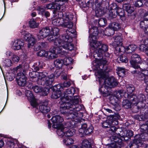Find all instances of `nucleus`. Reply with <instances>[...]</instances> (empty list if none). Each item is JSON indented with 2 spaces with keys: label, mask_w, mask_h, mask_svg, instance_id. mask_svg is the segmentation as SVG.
<instances>
[{
  "label": "nucleus",
  "mask_w": 148,
  "mask_h": 148,
  "mask_svg": "<svg viewBox=\"0 0 148 148\" xmlns=\"http://www.w3.org/2000/svg\"><path fill=\"white\" fill-rule=\"evenodd\" d=\"M54 36H50L48 38L49 41L53 43L55 45L52 49V52L56 55L61 54L63 55L66 54V52L62 49L63 48L65 49L72 50L74 49V45L71 43L72 38L68 35L60 36L56 39Z\"/></svg>",
  "instance_id": "f257e3e1"
},
{
  "label": "nucleus",
  "mask_w": 148,
  "mask_h": 148,
  "mask_svg": "<svg viewBox=\"0 0 148 148\" xmlns=\"http://www.w3.org/2000/svg\"><path fill=\"white\" fill-rule=\"evenodd\" d=\"M107 74V72L105 71L104 69L96 71L95 73L96 77L99 79V81L100 84H101L100 79H104V84L102 86L100 89L103 96L105 97L111 95V88L118 85L117 82L114 77H111L106 78Z\"/></svg>",
  "instance_id": "f03ea898"
},
{
  "label": "nucleus",
  "mask_w": 148,
  "mask_h": 148,
  "mask_svg": "<svg viewBox=\"0 0 148 148\" xmlns=\"http://www.w3.org/2000/svg\"><path fill=\"white\" fill-rule=\"evenodd\" d=\"M79 97H76L73 101L61 105L60 110L63 114H66L68 119H74L78 116V112L82 109V106L79 104Z\"/></svg>",
  "instance_id": "7ed1b4c3"
},
{
  "label": "nucleus",
  "mask_w": 148,
  "mask_h": 148,
  "mask_svg": "<svg viewBox=\"0 0 148 148\" xmlns=\"http://www.w3.org/2000/svg\"><path fill=\"white\" fill-rule=\"evenodd\" d=\"M48 73L46 71L40 72L39 75L41 77L38 82V84L43 86H50L52 85L55 79L53 73L48 75Z\"/></svg>",
  "instance_id": "20e7f679"
},
{
  "label": "nucleus",
  "mask_w": 148,
  "mask_h": 148,
  "mask_svg": "<svg viewBox=\"0 0 148 148\" xmlns=\"http://www.w3.org/2000/svg\"><path fill=\"white\" fill-rule=\"evenodd\" d=\"M103 0H89L86 3V6L92 8L95 11L97 16H101L104 14L101 4Z\"/></svg>",
  "instance_id": "39448f33"
},
{
  "label": "nucleus",
  "mask_w": 148,
  "mask_h": 148,
  "mask_svg": "<svg viewBox=\"0 0 148 148\" xmlns=\"http://www.w3.org/2000/svg\"><path fill=\"white\" fill-rule=\"evenodd\" d=\"M75 89L73 87H71L66 89L64 92L63 97L60 98L61 100L60 103L61 105H64L66 103L73 101L75 97H78V96H75L73 98L71 99L72 97L75 93Z\"/></svg>",
  "instance_id": "423d86ee"
},
{
  "label": "nucleus",
  "mask_w": 148,
  "mask_h": 148,
  "mask_svg": "<svg viewBox=\"0 0 148 148\" xmlns=\"http://www.w3.org/2000/svg\"><path fill=\"white\" fill-rule=\"evenodd\" d=\"M14 71L17 73L16 79L18 84L21 86H24L26 83V78L22 72L23 70L21 68V66H17L14 69Z\"/></svg>",
  "instance_id": "0eeeda50"
},
{
  "label": "nucleus",
  "mask_w": 148,
  "mask_h": 148,
  "mask_svg": "<svg viewBox=\"0 0 148 148\" xmlns=\"http://www.w3.org/2000/svg\"><path fill=\"white\" fill-rule=\"evenodd\" d=\"M60 14L62 15V18L64 22L63 25L64 27H72L73 25L71 21L73 18V14L71 13L65 12H60Z\"/></svg>",
  "instance_id": "6e6552de"
},
{
  "label": "nucleus",
  "mask_w": 148,
  "mask_h": 148,
  "mask_svg": "<svg viewBox=\"0 0 148 148\" xmlns=\"http://www.w3.org/2000/svg\"><path fill=\"white\" fill-rule=\"evenodd\" d=\"M21 37L27 42V47L28 48L32 47L36 42V39L31 34L24 30H22L20 32Z\"/></svg>",
  "instance_id": "1a4fd4ad"
},
{
  "label": "nucleus",
  "mask_w": 148,
  "mask_h": 148,
  "mask_svg": "<svg viewBox=\"0 0 148 148\" xmlns=\"http://www.w3.org/2000/svg\"><path fill=\"white\" fill-rule=\"evenodd\" d=\"M130 62L132 66L135 69H138L140 68L139 64H143L142 60L140 56L137 54L134 53L131 56Z\"/></svg>",
  "instance_id": "9d476101"
},
{
  "label": "nucleus",
  "mask_w": 148,
  "mask_h": 148,
  "mask_svg": "<svg viewBox=\"0 0 148 148\" xmlns=\"http://www.w3.org/2000/svg\"><path fill=\"white\" fill-rule=\"evenodd\" d=\"M130 100L132 101L133 104H137L140 102L141 105V103H143L142 102L145 101V97L143 94H139L137 96L132 95L130 97Z\"/></svg>",
  "instance_id": "9b49d317"
},
{
  "label": "nucleus",
  "mask_w": 148,
  "mask_h": 148,
  "mask_svg": "<svg viewBox=\"0 0 148 148\" xmlns=\"http://www.w3.org/2000/svg\"><path fill=\"white\" fill-rule=\"evenodd\" d=\"M51 30L49 27H46L40 30L37 34V38L38 40L42 39L50 35Z\"/></svg>",
  "instance_id": "f8f14e48"
},
{
  "label": "nucleus",
  "mask_w": 148,
  "mask_h": 148,
  "mask_svg": "<svg viewBox=\"0 0 148 148\" xmlns=\"http://www.w3.org/2000/svg\"><path fill=\"white\" fill-rule=\"evenodd\" d=\"M108 50V46L105 44H102L100 48L98 50H95L93 53V57L95 59L97 58L98 57H101L103 55L105 52Z\"/></svg>",
  "instance_id": "ddd939ff"
},
{
  "label": "nucleus",
  "mask_w": 148,
  "mask_h": 148,
  "mask_svg": "<svg viewBox=\"0 0 148 148\" xmlns=\"http://www.w3.org/2000/svg\"><path fill=\"white\" fill-rule=\"evenodd\" d=\"M51 120L53 123L52 127L53 128H58L63 125L62 124V123L64 121L63 119L60 115L53 116L51 119Z\"/></svg>",
  "instance_id": "4468645a"
},
{
  "label": "nucleus",
  "mask_w": 148,
  "mask_h": 148,
  "mask_svg": "<svg viewBox=\"0 0 148 148\" xmlns=\"http://www.w3.org/2000/svg\"><path fill=\"white\" fill-rule=\"evenodd\" d=\"M140 131L142 132L139 135L143 141L148 140V125H142L140 129Z\"/></svg>",
  "instance_id": "2eb2a0df"
},
{
  "label": "nucleus",
  "mask_w": 148,
  "mask_h": 148,
  "mask_svg": "<svg viewBox=\"0 0 148 148\" xmlns=\"http://www.w3.org/2000/svg\"><path fill=\"white\" fill-rule=\"evenodd\" d=\"M74 123L73 121H72L70 122H68L64 125V136L66 137H70L73 136L75 134V130L74 129L71 128V127L70 125L67 126V125H68L69 124H70L71 123Z\"/></svg>",
  "instance_id": "dca6fc26"
},
{
  "label": "nucleus",
  "mask_w": 148,
  "mask_h": 148,
  "mask_svg": "<svg viewBox=\"0 0 148 148\" xmlns=\"http://www.w3.org/2000/svg\"><path fill=\"white\" fill-rule=\"evenodd\" d=\"M25 95L28 100L30 101L31 106L33 107H36L38 104L32 92L31 91L27 90L25 91Z\"/></svg>",
  "instance_id": "f3484780"
},
{
  "label": "nucleus",
  "mask_w": 148,
  "mask_h": 148,
  "mask_svg": "<svg viewBox=\"0 0 148 148\" xmlns=\"http://www.w3.org/2000/svg\"><path fill=\"white\" fill-rule=\"evenodd\" d=\"M24 44L23 40L19 39L15 40L12 45L13 49L15 50H19L23 47Z\"/></svg>",
  "instance_id": "a211bd4d"
},
{
  "label": "nucleus",
  "mask_w": 148,
  "mask_h": 148,
  "mask_svg": "<svg viewBox=\"0 0 148 148\" xmlns=\"http://www.w3.org/2000/svg\"><path fill=\"white\" fill-rule=\"evenodd\" d=\"M98 28L96 27L93 26L90 29L89 32L90 34L89 38L93 39V38L96 39L97 36L99 33Z\"/></svg>",
  "instance_id": "6ab92c4d"
},
{
  "label": "nucleus",
  "mask_w": 148,
  "mask_h": 148,
  "mask_svg": "<svg viewBox=\"0 0 148 148\" xmlns=\"http://www.w3.org/2000/svg\"><path fill=\"white\" fill-rule=\"evenodd\" d=\"M48 103L47 101H45L41 103L39 106V109L40 111L43 113H47L49 112L50 109L48 106Z\"/></svg>",
  "instance_id": "aec40b11"
},
{
  "label": "nucleus",
  "mask_w": 148,
  "mask_h": 148,
  "mask_svg": "<svg viewBox=\"0 0 148 148\" xmlns=\"http://www.w3.org/2000/svg\"><path fill=\"white\" fill-rule=\"evenodd\" d=\"M90 44L92 49L98 50H99V48H100L102 44L101 41H96L92 39V41L90 42Z\"/></svg>",
  "instance_id": "412c9836"
},
{
  "label": "nucleus",
  "mask_w": 148,
  "mask_h": 148,
  "mask_svg": "<svg viewBox=\"0 0 148 148\" xmlns=\"http://www.w3.org/2000/svg\"><path fill=\"white\" fill-rule=\"evenodd\" d=\"M126 51L125 48L122 45H117L114 50V53L116 56H121Z\"/></svg>",
  "instance_id": "4be33fe9"
},
{
  "label": "nucleus",
  "mask_w": 148,
  "mask_h": 148,
  "mask_svg": "<svg viewBox=\"0 0 148 148\" xmlns=\"http://www.w3.org/2000/svg\"><path fill=\"white\" fill-rule=\"evenodd\" d=\"M114 42L116 45H122L123 40L122 34L119 33H117L114 37Z\"/></svg>",
  "instance_id": "5701e85b"
},
{
  "label": "nucleus",
  "mask_w": 148,
  "mask_h": 148,
  "mask_svg": "<svg viewBox=\"0 0 148 148\" xmlns=\"http://www.w3.org/2000/svg\"><path fill=\"white\" fill-rule=\"evenodd\" d=\"M61 7V5L58 3H52L46 5V8L48 9H54L55 10H59Z\"/></svg>",
  "instance_id": "b1692460"
},
{
  "label": "nucleus",
  "mask_w": 148,
  "mask_h": 148,
  "mask_svg": "<svg viewBox=\"0 0 148 148\" xmlns=\"http://www.w3.org/2000/svg\"><path fill=\"white\" fill-rule=\"evenodd\" d=\"M106 54L107 55L108 57L103 56V55L100 57H97V58L96 59L100 60V64H103V65H101L100 66H101L102 67V66L103 67L104 66V65H105L107 62V59H108V57H109V55L108 53H106Z\"/></svg>",
  "instance_id": "393cba45"
},
{
  "label": "nucleus",
  "mask_w": 148,
  "mask_h": 148,
  "mask_svg": "<svg viewBox=\"0 0 148 148\" xmlns=\"http://www.w3.org/2000/svg\"><path fill=\"white\" fill-rule=\"evenodd\" d=\"M52 23L53 25L56 26H61L64 27V22L62 18H58L53 20Z\"/></svg>",
  "instance_id": "a878e982"
},
{
  "label": "nucleus",
  "mask_w": 148,
  "mask_h": 148,
  "mask_svg": "<svg viewBox=\"0 0 148 148\" xmlns=\"http://www.w3.org/2000/svg\"><path fill=\"white\" fill-rule=\"evenodd\" d=\"M126 91L128 94V98L130 99V97L131 95V94L135 90V88L134 86L131 84H127L125 86Z\"/></svg>",
  "instance_id": "bb28decb"
},
{
  "label": "nucleus",
  "mask_w": 148,
  "mask_h": 148,
  "mask_svg": "<svg viewBox=\"0 0 148 148\" xmlns=\"http://www.w3.org/2000/svg\"><path fill=\"white\" fill-rule=\"evenodd\" d=\"M59 30L58 28L55 27L52 28H51V31L50 35L48 37L50 36H54L56 38V39H54V40H55V39H56V38L58 37L57 38L56 37L59 34Z\"/></svg>",
  "instance_id": "cd10ccee"
},
{
  "label": "nucleus",
  "mask_w": 148,
  "mask_h": 148,
  "mask_svg": "<svg viewBox=\"0 0 148 148\" xmlns=\"http://www.w3.org/2000/svg\"><path fill=\"white\" fill-rule=\"evenodd\" d=\"M133 141L139 147L141 146L143 144V141L140 138L139 134H137L134 136V139Z\"/></svg>",
  "instance_id": "c85d7f7f"
},
{
  "label": "nucleus",
  "mask_w": 148,
  "mask_h": 148,
  "mask_svg": "<svg viewBox=\"0 0 148 148\" xmlns=\"http://www.w3.org/2000/svg\"><path fill=\"white\" fill-rule=\"evenodd\" d=\"M148 67V65L146 64L145 65L144 64H143L141 65V66H140V68H139L140 69V70L143 72L142 73L145 76H146V77H147V78L148 79V70L147 69Z\"/></svg>",
  "instance_id": "c756f323"
},
{
  "label": "nucleus",
  "mask_w": 148,
  "mask_h": 148,
  "mask_svg": "<svg viewBox=\"0 0 148 148\" xmlns=\"http://www.w3.org/2000/svg\"><path fill=\"white\" fill-rule=\"evenodd\" d=\"M54 64L56 68H62V67L64 65L63 59L61 58L56 59L54 61Z\"/></svg>",
  "instance_id": "7c9ffc66"
},
{
  "label": "nucleus",
  "mask_w": 148,
  "mask_h": 148,
  "mask_svg": "<svg viewBox=\"0 0 148 148\" xmlns=\"http://www.w3.org/2000/svg\"><path fill=\"white\" fill-rule=\"evenodd\" d=\"M87 125L86 123L83 124L79 130V135L81 137H84L85 135V130L87 127Z\"/></svg>",
  "instance_id": "2f4dec72"
},
{
  "label": "nucleus",
  "mask_w": 148,
  "mask_h": 148,
  "mask_svg": "<svg viewBox=\"0 0 148 148\" xmlns=\"http://www.w3.org/2000/svg\"><path fill=\"white\" fill-rule=\"evenodd\" d=\"M133 105H134V106L133 108V111L134 113L137 112L140 110H144L143 109L145 105V103H141V106H137V104H136Z\"/></svg>",
  "instance_id": "473e14b6"
},
{
  "label": "nucleus",
  "mask_w": 148,
  "mask_h": 148,
  "mask_svg": "<svg viewBox=\"0 0 148 148\" xmlns=\"http://www.w3.org/2000/svg\"><path fill=\"white\" fill-rule=\"evenodd\" d=\"M44 65L43 62L39 61L36 63L33 66V67L35 71L39 70L40 69L42 68L43 66Z\"/></svg>",
  "instance_id": "72a5a7b5"
},
{
  "label": "nucleus",
  "mask_w": 148,
  "mask_h": 148,
  "mask_svg": "<svg viewBox=\"0 0 148 148\" xmlns=\"http://www.w3.org/2000/svg\"><path fill=\"white\" fill-rule=\"evenodd\" d=\"M64 125L61 126L60 127L56 128L57 129L56 132L58 136L62 137L64 135L65 130H64Z\"/></svg>",
  "instance_id": "f704fd0d"
},
{
  "label": "nucleus",
  "mask_w": 148,
  "mask_h": 148,
  "mask_svg": "<svg viewBox=\"0 0 148 148\" xmlns=\"http://www.w3.org/2000/svg\"><path fill=\"white\" fill-rule=\"evenodd\" d=\"M82 148H92L90 143L87 140H84L82 143Z\"/></svg>",
  "instance_id": "c9c22d12"
},
{
  "label": "nucleus",
  "mask_w": 148,
  "mask_h": 148,
  "mask_svg": "<svg viewBox=\"0 0 148 148\" xmlns=\"http://www.w3.org/2000/svg\"><path fill=\"white\" fill-rule=\"evenodd\" d=\"M47 55L46 58L49 60L53 59L58 57L57 55L53 52L52 50L50 51H47Z\"/></svg>",
  "instance_id": "e433bc0d"
},
{
  "label": "nucleus",
  "mask_w": 148,
  "mask_h": 148,
  "mask_svg": "<svg viewBox=\"0 0 148 148\" xmlns=\"http://www.w3.org/2000/svg\"><path fill=\"white\" fill-rule=\"evenodd\" d=\"M109 27L112 28L114 31L119 30L121 27L119 23L116 22H113L110 24L109 25Z\"/></svg>",
  "instance_id": "4c0bfd02"
},
{
  "label": "nucleus",
  "mask_w": 148,
  "mask_h": 148,
  "mask_svg": "<svg viewBox=\"0 0 148 148\" xmlns=\"http://www.w3.org/2000/svg\"><path fill=\"white\" fill-rule=\"evenodd\" d=\"M132 104L133 103L132 101L127 99L124 100L122 102V106L123 107L126 109H128L131 108Z\"/></svg>",
  "instance_id": "58836bf2"
},
{
  "label": "nucleus",
  "mask_w": 148,
  "mask_h": 148,
  "mask_svg": "<svg viewBox=\"0 0 148 148\" xmlns=\"http://www.w3.org/2000/svg\"><path fill=\"white\" fill-rule=\"evenodd\" d=\"M108 14V18L110 20L115 18L116 16L115 13V9H112L109 11Z\"/></svg>",
  "instance_id": "ea45409f"
},
{
  "label": "nucleus",
  "mask_w": 148,
  "mask_h": 148,
  "mask_svg": "<svg viewBox=\"0 0 148 148\" xmlns=\"http://www.w3.org/2000/svg\"><path fill=\"white\" fill-rule=\"evenodd\" d=\"M62 95V92L60 91H56L53 90V92L51 96L52 99H57L61 97Z\"/></svg>",
  "instance_id": "a19ab883"
},
{
  "label": "nucleus",
  "mask_w": 148,
  "mask_h": 148,
  "mask_svg": "<svg viewBox=\"0 0 148 148\" xmlns=\"http://www.w3.org/2000/svg\"><path fill=\"white\" fill-rule=\"evenodd\" d=\"M118 140H116V139L114 138V142H115L114 145L115 148H121L123 146V144L121 139L118 138H117Z\"/></svg>",
  "instance_id": "79ce46f5"
},
{
  "label": "nucleus",
  "mask_w": 148,
  "mask_h": 148,
  "mask_svg": "<svg viewBox=\"0 0 148 148\" xmlns=\"http://www.w3.org/2000/svg\"><path fill=\"white\" fill-rule=\"evenodd\" d=\"M137 46L134 44H131L128 46L126 48V51H128V53H132L137 48Z\"/></svg>",
  "instance_id": "37998d69"
},
{
  "label": "nucleus",
  "mask_w": 148,
  "mask_h": 148,
  "mask_svg": "<svg viewBox=\"0 0 148 148\" xmlns=\"http://www.w3.org/2000/svg\"><path fill=\"white\" fill-rule=\"evenodd\" d=\"M114 30L109 26L108 28H106L105 30V33L106 35L108 36L113 35L114 33Z\"/></svg>",
  "instance_id": "c03bdc74"
},
{
  "label": "nucleus",
  "mask_w": 148,
  "mask_h": 148,
  "mask_svg": "<svg viewBox=\"0 0 148 148\" xmlns=\"http://www.w3.org/2000/svg\"><path fill=\"white\" fill-rule=\"evenodd\" d=\"M121 133L123 134L124 136H127L129 137H131L133 135V132L130 130H126L124 131L121 132Z\"/></svg>",
  "instance_id": "a18cd8bd"
},
{
  "label": "nucleus",
  "mask_w": 148,
  "mask_h": 148,
  "mask_svg": "<svg viewBox=\"0 0 148 148\" xmlns=\"http://www.w3.org/2000/svg\"><path fill=\"white\" fill-rule=\"evenodd\" d=\"M107 24V20L105 18H100L98 20V25L100 27H104Z\"/></svg>",
  "instance_id": "49530a36"
},
{
  "label": "nucleus",
  "mask_w": 148,
  "mask_h": 148,
  "mask_svg": "<svg viewBox=\"0 0 148 148\" xmlns=\"http://www.w3.org/2000/svg\"><path fill=\"white\" fill-rule=\"evenodd\" d=\"M29 25L30 27L34 28L37 27L38 24L37 23L34 19H30L29 22Z\"/></svg>",
  "instance_id": "de8ad7c7"
},
{
  "label": "nucleus",
  "mask_w": 148,
  "mask_h": 148,
  "mask_svg": "<svg viewBox=\"0 0 148 148\" xmlns=\"http://www.w3.org/2000/svg\"><path fill=\"white\" fill-rule=\"evenodd\" d=\"M63 143L66 145H69L74 143V140L71 138H66L63 140Z\"/></svg>",
  "instance_id": "09e8293b"
},
{
  "label": "nucleus",
  "mask_w": 148,
  "mask_h": 148,
  "mask_svg": "<svg viewBox=\"0 0 148 148\" xmlns=\"http://www.w3.org/2000/svg\"><path fill=\"white\" fill-rule=\"evenodd\" d=\"M140 25V27L145 30L148 26V21L144 19L143 21H141Z\"/></svg>",
  "instance_id": "8fccbe9b"
},
{
  "label": "nucleus",
  "mask_w": 148,
  "mask_h": 148,
  "mask_svg": "<svg viewBox=\"0 0 148 148\" xmlns=\"http://www.w3.org/2000/svg\"><path fill=\"white\" fill-rule=\"evenodd\" d=\"M72 59L70 57L64 58L63 59V65H69L72 63Z\"/></svg>",
  "instance_id": "3c124183"
},
{
  "label": "nucleus",
  "mask_w": 148,
  "mask_h": 148,
  "mask_svg": "<svg viewBox=\"0 0 148 148\" xmlns=\"http://www.w3.org/2000/svg\"><path fill=\"white\" fill-rule=\"evenodd\" d=\"M53 90L56 91H60L61 92L63 90V87L60 84H58L53 86L52 88Z\"/></svg>",
  "instance_id": "603ef678"
},
{
  "label": "nucleus",
  "mask_w": 148,
  "mask_h": 148,
  "mask_svg": "<svg viewBox=\"0 0 148 148\" xmlns=\"http://www.w3.org/2000/svg\"><path fill=\"white\" fill-rule=\"evenodd\" d=\"M64 71L62 70V68H59L57 69L54 72V74H53L55 77H58L61 74L63 73H64Z\"/></svg>",
  "instance_id": "864d4df0"
},
{
  "label": "nucleus",
  "mask_w": 148,
  "mask_h": 148,
  "mask_svg": "<svg viewBox=\"0 0 148 148\" xmlns=\"http://www.w3.org/2000/svg\"><path fill=\"white\" fill-rule=\"evenodd\" d=\"M125 7L126 11L128 13L131 14L134 12V9L130 4H128Z\"/></svg>",
  "instance_id": "5fc2aeb1"
},
{
  "label": "nucleus",
  "mask_w": 148,
  "mask_h": 148,
  "mask_svg": "<svg viewBox=\"0 0 148 148\" xmlns=\"http://www.w3.org/2000/svg\"><path fill=\"white\" fill-rule=\"evenodd\" d=\"M51 86V85L49 86H44L45 87V88H42V91L41 92H41L42 93V94L43 95L46 96L47 94H48V93L49 92V88L48 87H50V86Z\"/></svg>",
  "instance_id": "6e6d98bb"
},
{
  "label": "nucleus",
  "mask_w": 148,
  "mask_h": 148,
  "mask_svg": "<svg viewBox=\"0 0 148 148\" xmlns=\"http://www.w3.org/2000/svg\"><path fill=\"white\" fill-rule=\"evenodd\" d=\"M12 64V61L9 59H6L3 62V65L5 67H9L11 66Z\"/></svg>",
  "instance_id": "4d7b16f0"
},
{
  "label": "nucleus",
  "mask_w": 148,
  "mask_h": 148,
  "mask_svg": "<svg viewBox=\"0 0 148 148\" xmlns=\"http://www.w3.org/2000/svg\"><path fill=\"white\" fill-rule=\"evenodd\" d=\"M47 51L43 50H41L38 53L37 55L40 57H45L46 58L47 55Z\"/></svg>",
  "instance_id": "13d9d810"
},
{
  "label": "nucleus",
  "mask_w": 148,
  "mask_h": 148,
  "mask_svg": "<svg viewBox=\"0 0 148 148\" xmlns=\"http://www.w3.org/2000/svg\"><path fill=\"white\" fill-rule=\"evenodd\" d=\"M93 130V127L90 125L85 130V135H88L91 134Z\"/></svg>",
  "instance_id": "bf43d9fd"
},
{
  "label": "nucleus",
  "mask_w": 148,
  "mask_h": 148,
  "mask_svg": "<svg viewBox=\"0 0 148 148\" xmlns=\"http://www.w3.org/2000/svg\"><path fill=\"white\" fill-rule=\"evenodd\" d=\"M7 77L9 80L12 81L15 78V74L12 73H8L7 74Z\"/></svg>",
  "instance_id": "052dcab7"
},
{
  "label": "nucleus",
  "mask_w": 148,
  "mask_h": 148,
  "mask_svg": "<svg viewBox=\"0 0 148 148\" xmlns=\"http://www.w3.org/2000/svg\"><path fill=\"white\" fill-rule=\"evenodd\" d=\"M111 124L108 120H107L105 122H103L102 123V127L104 128L110 127L111 126Z\"/></svg>",
  "instance_id": "680f3d73"
},
{
  "label": "nucleus",
  "mask_w": 148,
  "mask_h": 148,
  "mask_svg": "<svg viewBox=\"0 0 148 148\" xmlns=\"http://www.w3.org/2000/svg\"><path fill=\"white\" fill-rule=\"evenodd\" d=\"M139 78L141 80H144L146 84H147L148 83V79L147 77L142 73L140 74Z\"/></svg>",
  "instance_id": "e2e57ef3"
},
{
  "label": "nucleus",
  "mask_w": 148,
  "mask_h": 148,
  "mask_svg": "<svg viewBox=\"0 0 148 148\" xmlns=\"http://www.w3.org/2000/svg\"><path fill=\"white\" fill-rule=\"evenodd\" d=\"M139 146L133 141L129 143L127 147L128 148H138Z\"/></svg>",
  "instance_id": "0e129e2a"
},
{
  "label": "nucleus",
  "mask_w": 148,
  "mask_h": 148,
  "mask_svg": "<svg viewBox=\"0 0 148 148\" xmlns=\"http://www.w3.org/2000/svg\"><path fill=\"white\" fill-rule=\"evenodd\" d=\"M20 58L18 56L15 54H13L12 57V60L14 62H17L20 60Z\"/></svg>",
  "instance_id": "69168bd1"
},
{
  "label": "nucleus",
  "mask_w": 148,
  "mask_h": 148,
  "mask_svg": "<svg viewBox=\"0 0 148 148\" xmlns=\"http://www.w3.org/2000/svg\"><path fill=\"white\" fill-rule=\"evenodd\" d=\"M32 89L36 93H39L42 91V88L37 86L32 87Z\"/></svg>",
  "instance_id": "338daca9"
},
{
  "label": "nucleus",
  "mask_w": 148,
  "mask_h": 148,
  "mask_svg": "<svg viewBox=\"0 0 148 148\" xmlns=\"http://www.w3.org/2000/svg\"><path fill=\"white\" fill-rule=\"evenodd\" d=\"M45 8L42 7H38V8L37 10L39 11V13L42 16H44V13L45 12Z\"/></svg>",
  "instance_id": "774afa93"
}]
</instances>
